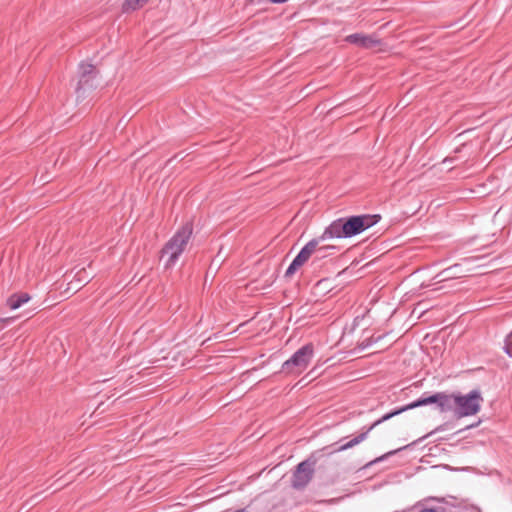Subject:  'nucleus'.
Segmentation results:
<instances>
[{
  "mask_svg": "<svg viewBox=\"0 0 512 512\" xmlns=\"http://www.w3.org/2000/svg\"><path fill=\"white\" fill-rule=\"evenodd\" d=\"M343 218H339L333 221L328 227L325 228L324 232L315 239L318 240V243H322L325 240L332 238H346V232L343 230L344 228Z\"/></svg>",
  "mask_w": 512,
  "mask_h": 512,
  "instance_id": "10",
  "label": "nucleus"
},
{
  "mask_svg": "<svg viewBox=\"0 0 512 512\" xmlns=\"http://www.w3.org/2000/svg\"><path fill=\"white\" fill-rule=\"evenodd\" d=\"M454 398L455 414L460 417L475 415L481 407L483 398L479 390H472L466 395H450Z\"/></svg>",
  "mask_w": 512,
  "mask_h": 512,
  "instance_id": "4",
  "label": "nucleus"
},
{
  "mask_svg": "<svg viewBox=\"0 0 512 512\" xmlns=\"http://www.w3.org/2000/svg\"><path fill=\"white\" fill-rule=\"evenodd\" d=\"M30 300L28 293L13 294L7 299V305L10 309L15 310Z\"/></svg>",
  "mask_w": 512,
  "mask_h": 512,
  "instance_id": "12",
  "label": "nucleus"
},
{
  "mask_svg": "<svg viewBox=\"0 0 512 512\" xmlns=\"http://www.w3.org/2000/svg\"><path fill=\"white\" fill-rule=\"evenodd\" d=\"M419 512H437V510H435L433 508H424V509L420 510Z\"/></svg>",
  "mask_w": 512,
  "mask_h": 512,
  "instance_id": "17",
  "label": "nucleus"
},
{
  "mask_svg": "<svg viewBox=\"0 0 512 512\" xmlns=\"http://www.w3.org/2000/svg\"><path fill=\"white\" fill-rule=\"evenodd\" d=\"M335 450H336V449H334L333 451H330V454H333V452H336Z\"/></svg>",
  "mask_w": 512,
  "mask_h": 512,
  "instance_id": "19",
  "label": "nucleus"
},
{
  "mask_svg": "<svg viewBox=\"0 0 512 512\" xmlns=\"http://www.w3.org/2000/svg\"><path fill=\"white\" fill-rule=\"evenodd\" d=\"M451 499L455 500V498L450 496V512H480L473 505H469L466 502L455 504L454 502L451 501Z\"/></svg>",
  "mask_w": 512,
  "mask_h": 512,
  "instance_id": "13",
  "label": "nucleus"
},
{
  "mask_svg": "<svg viewBox=\"0 0 512 512\" xmlns=\"http://www.w3.org/2000/svg\"><path fill=\"white\" fill-rule=\"evenodd\" d=\"M314 355V346L308 343L299 348L282 364L281 371L286 374L299 375L309 366Z\"/></svg>",
  "mask_w": 512,
  "mask_h": 512,
  "instance_id": "3",
  "label": "nucleus"
},
{
  "mask_svg": "<svg viewBox=\"0 0 512 512\" xmlns=\"http://www.w3.org/2000/svg\"><path fill=\"white\" fill-rule=\"evenodd\" d=\"M317 463V458L312 454L306 460L300 462L292 476V486L295 489L301 490L305 488L312 480L314 475V467Z\"/></svg>",
  "mask_w": 512,
  "mask_h": 512,
  "instance_id": "6",
  "label": "nucleus"
},
{
  "mask_svg": "<svg viewBox=\"0 0 512 512\" xmlns=\"http://www.w3.org/2000/svg\"><path fill=\"white\" fill-rule=\"evenodd\" d=\"M97 74L96 68L92 64L81 63L79 65V81L76 88L78 97L81 96V92L94 88L93 80Z\"/></svg>",
  "mask_w": 512,
  "mask_h": 512,
  "instance_id": "8",
  "label": "nucleus"
},
{
  "mask_svg": "<svg viewBox=\"0 0 512 512\" xmlns=\"http://www.w3.org/2000/svg\"><path fill=\"white\" fill-rule=\"evenodd\" d=\"M338 251V248L333 245H321L317 244L314 251V261H320L328 256L334 255Z\"/></svg>",
  "mask_w": 512,
  "mask_h": 512,
  "instance_id": "11",
  "label": "nucleus"
},
{
  "mask_svg": "<svg viewBox=\"0 0 512 512\" xmlns=\"http://www.w3.org/2000/svg\"><path fill=\"white\" fill-rule=\"evenodd\" d=\"M477 424H470L469 426H467V428H472V427H475Z\"/></svg>",
  "mask_w": 512,
  "mask_h": 512,
  "instance_id": "18",
  "label": "nucleus"
},
{
  "mask_svg": "<svg viewBox=\"0 0 512 512\" xmlns=\"http://www.w3.org/2000/svg\"><path fill=\"white\" fill-rule=\"evenodd\" d=\"M345 41L364 49H372L381 45V40L374 35H365L362 33L350 34Z\"/></svg>",
  "mask_w": 512,
  "mask_h": 512,
  "instance_id": "9",
  "label": "nucleus"
},
{
  "mask_svg": "<svg viewBox=\"0 0 512 512\" xmlns=\"http://www.w3.org/2000/svg\"><path fill=\"white\" fill-rule=\"evenodd\" d=\"M394 453H395V452H389V453H387L386 455H384V456H381V457L377 458L374 462L382 461L385 457H387L388 455L394 454Z\"/></svg>",
  "mask_w": 512,
  "mask_h": 512,
  "instance_id": "16",
  "label": "nucleus"
},
{
  "mask_svg": "<svg viewBox=\"0 0 512 512\" xmlns=\"http://www.w3.org/2000/svg\"><path fill=\"white\" fill-rule=\"evenodd\" d=\"M380 219L381 216L378 214H364L343 218L345 226L343 230L346 232V238H350L352 236L362 233L366 229L377 224L380 221Z\"/></svg>",
  "mask_w": 512,
  "mask_h": 512,
  "instance_id": "5",
  "label": "nucleus"
},
{
  "mask_svg": "<svg viewBox=\"0 0 512 512\" xmlns=\"http://www.w3.org/2000/svg\"><path fill=\"white\" fill-rule=\"evenodd\" d=\"M148 0H125L122 6L124 12L134 11L143 6Z\"/></svg>",
  "mask_w": 512,
  "mask_h": 512,
  "instance_id": "14",
  "label": "nucleus"
},
{
  "mask_svg": "<svg viewBox=\"0 0 512 512\" xmlns=\"http://www.w3.org/2000/svg\"><path fill=\"white\" fill-rule=\"evenodd\" d=\"M430 404H435L436 408L439 411L443 412V411H445V408L448 406V395L446 393H444V392L435 393V394H432V395H428L427 393H424L416 401L411 402V403L403 406L402 408H399V409H396V410H394L392 412L386 413L380 419H378L374 423H372L371 426H369L368 428L364 427L360 434H358L357 436L353 437L348 442H346V443L342 444L341 446H339L338 448H336L335 451H345V450H348V449H350V448L360 444L361 442H363L364 440L367 439L368 434L375 427H377L381 423L391 419L392 417H394L396 415H399L400 413H402L404 411H407V410H410V409H414V408H417V407H420V406L430 405Z\"/></svg>",
  "mask_w": 512,
  "mask_h": 512,
  "instance_id": "1",
  "label": "nucleus"
},
{
  "mask_svg": "<svg viewBox=\"0 0 512 512\" xmlns=\"http://www.w3.org/2000/svg\"><path fill=\"white\" fill-rule=\"evenodd\" d=\"M317 244H319L318 240L313 238L300 250V252L296 255V257L287 268L285 277H291L293 274H295V272L301 266H303L312 255H314L313 253Z\"/></svg>",
  "mask_w": 512,
  "mask_h": 512,
  "instance_id": "7",
  "label": "nucleus"
},
{
  "mask_svg": "<svg viewBox=\"0 0 512 512\" xmlns=\"http://www.w3.org/2000/svg\"><path fill=\"white\" fill-rule=\"evenodd\" d=\"M193 233V224L186 222L183 224L172 238L164 245L161 250L162 257L168 255L166 267L175 265L179 256L185 250Z\"/></svg>",
  "mask_w": 512,
  "mask_h": 512,
  "instance_id": "2",
  "label": "nucleus"
},
{
  "mask_svg": "<svg viewBox=\"0 0 512 512\" xmlns=\"http://www.w3.org/2000/svg\"><path fill=\"white\" fill-rule=\"evenodd\" d=\"M502 349L512 359V330L504 337Z\"/></svg>",
  "mask_w": 512,
  "mask_h": 512,
  "instance_id": "15",
  "label": "nucleus"
}]
</instances>
